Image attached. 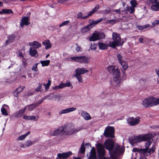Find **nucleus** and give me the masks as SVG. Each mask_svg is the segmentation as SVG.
Here are the masks:
<instances>
[{"mask_svg":"<svg viewBox=\"0 0 159 159\" xmlns=\"http://www.w3.org/2000/svg\"><path fill=\"white\" fill-rule=\"evenodd\" d=\"M103 146L111 152V155L113 157L120 154L124 151V148L120 147L118 145H116L114 146L113 140L111 139H107L105 141Z\"/></svg>","mask_w":159,"mask_h":159,"instance_id":"f257e3e1","label":"nucleus"},{"mask_svg":"<svg viewBox=\"0 0 159 159\" xmlns=\"http://www.w3.org/2000/svg\"><path fill=\"white\" fill-rule=\"evenodd\" d=\"M159 104V98L150 97L145 98L142 104L146 108L156 106Z\"/></svg>","mask_w":159,"mask_h":159,"instance_id":"f03ea898","label":"nucleus"},{"mask_svg":"<svg viewBox=\"0 0 159 159\" xmlns=\"http://www.w3.org/2000/svg\"><path fill=\"white\" fill-rule=\"evenodd\" d=\"M152 137V135L150 134H144L140 135L135 137L130 141V143L133 145L134 144L142 141H147L152 140L151 139Z\"/></svg>","mask_w":159,"mask_h":159,"instance_id":"7ed1b4c3","label":"nucleus"},{"mask_svg":"<svg viewBox=\"0 0 159 159\" xmlns=\"http://www.w3.org/2000/svg\"><path fill=\"white\" fill-rule=\"evenodd\" d=\"M63 127V128H64V134H65L67 135L74 134L83 129L82 126H80L76 129H74V126L72 125H68L67 126H64Z\"/></svg>","mask_w":159,"mask_h":159,"instance_id":"20e7f679","label":"nucleus"},{"mask_svg":"<svg viewBox=\"0 0 159 159\" xmlns=\"http://www.w3.org/2000/svg\"><path fill=\"white\" fill-rule=\"evenodd\" d=\"M112 36L113 41L109 42V46L115 48L116 46L121 45V38L120 34L116 33L113 32Z\"/></svg>","mask_w":159,"mask_h":159,"instance_id":"39448f33","label":"nucleus"},{"mask_svg":"<svg viewBox=\"0 0 159 159\" xmlns=\"http://www.w3.org/2000/svg\"><path fill=\"white\" fill-rule=\"evenodd\" d=\"M70 59L76 62L83 64H88L90 60L89 57L85 56L74 57H71Z\"/></svg>","mask_w":159,"mask_h":159,"instance_id":"423d86ee","label":"nucleus"},{"mask_svg":"<svg viewBox=\"0 0 159 159\" xmlns=\"http://www.w3.org/2000/svg\"><path fill=\"white\" fill-rule=\"evenodd\" d=\"M114 132L115 129L113 127L108 126L106 128L103 134L107 138H113Z\"/></svg>","mask_w":159,"mask_h":159,"instance_id":"0eeeda50","label":"nucleus"},{"mask_svg":"<svg viewBox=\"0 0 159 159\" xmlns=\"http://www.w3.org/2000/svg\"><path fill=\"white\" fill-rule=\"evenodd\" d=\"M105 35L103 33H93L91 36L89 38L90 41H94L97 40L102 39L105 38Z\"/></svg>","mask_w":159,"mask_h":159,"instance_id":"6e6552de","label":"nucleus"},{"mask_svg":"<svg viewBox=\"0 0 159 159\" xmlns=\"http://www.w3.org/2000/svg\"><path fill=\"white\" fill-rule=\"evenodd\" d=\"M99 7L98 5H97L95 7L93 8L92 10L88 14L87 16H83L82 12H79L77 14V18L81 19H85L89 16L92 15L95 12L98 10Z\"/></svg>","mask_w":159,"mask_h":159,"instance_id":"1a4fd4ad","label":"nucleus"},{"mask_svg":"<svg viewBox=\"0 0 159 159\" xmlns=\"http://www.w3.org/2000/svg\"><path fill=\"white\" fill-rule=\"evenodd\" d=\"M140 117L139 116L135 117H131L128 119V123L131 126H135L139 123L140 121Z\"/></svg>","mask_w":159,"mask_h":159,"instance_id":"9d476101","label":"nucleus"},{"mask_svg":"<svg viewBox=\"0 0 159 159\" xmlns=\"http://www.w3.org/2000/svg\"><path fill=\"white\" fill-rule=\"evenodd\" d=\"M107 70L109 73L112 74L113 75L120 72L118 66H109L107 67Z\"/></svg>","mask_w":159,"mask_h":159,"instance_id":"9b49d317","label":"nucleus"},{"mask_svg":"<svg viewBox=\"0 0 159 159\" xmlns=\"http://www.w3.org/2000/svg\"><path fill=\"white\" fill-rule=\"evenodd\" d=\"M113 76V82L117 85H120L122 82L120 72Z\"/></svg>","mask_w":159,"mask_h":159,"instance_id":"f8f14e48","label":"nucleus"},{"mask_svg":"<svg viewBox=\"0 0 159 159\" xmlns=\"http://www.w3.org/2000/svg\"><path fill=\"white\" fill-rule=\"evenodd\" d=\"M71 152L58 153L57 156L59 159H66L72 154Z\"/></svg>","mask_w":159,"mask_h":159,"instance_id":"ddd939ff","label":"nucleus"},{"mask_svg":"<svg viewBox=\"0 0 159 159\" xmlns=\"http://www.w3.org/2000/svg\"><path fill=\"white\" fill-rule=\"evenodd\" d=\"M64 128H63V126L58 127L57 129L54 131L53 134V135L56 136L64 134Z\"/></svg>","mask_w":159,"mask_h":159,"instance_id":"4468645a","label":"nucleus"},{"mask_svg":"<svg viewBox=\"0 0 159 159\" xmlns=\"http://www.w3.org/2000/svg\"><path fill=\"white\" fill-rule=\"evenodd\" d=\"M97 152L100 156H103L105 153V151L102 144L98 143L97 146Z\"/></svg>","mask_w":159,"mask_h":159,"instance_id":"2eb2a0df","label":"nucleus"},{"mask_svg":"<svg viewBox=\"0 0 159 159\" xmlns=\"http://www.w3.org/2000/svg\"><path fill=\"white\" fill-rule=\"evenodd\" d=\"M76 110L75 107H70L62 110L59 112V115L66 114L75 111Z\"/></svg>","mask_w":159,"mask_h":159,"instance_id":"dca6fc26","label":"nucleus"},{"mask_svg":"<svg viewBox=\"0 0 159 159\" xmlns=\"http://www.w3.org/2000/svg\"><path fill=\"white\" fill-rule=\"evenodd\" d=\"M93 27V24L90 21L89 24L82 28L81 30L82 33H85L89 31Z\"/></svg>","mask_w":159,"mask_h":159,"instance_id":"f3484780","label":"nucleus"},{"mask_svg":"<svg viewBox=\"0 0 159 159\" xmlns=\"http://www.w3.org/2000/svg\"><path fill=\"white\" fill-rule=\"evenodd\" d=\"M29 18L27 17L24 16L22 19L21 21L20 25L22 27L24 25H27L30 24L29 21Z\"/></svg>","mask_w":159,"mask_h":159,"instance_id":"a211bd4d","label":"nucleus"},{"mask_svg":"<svg viewBox=\"0 0 159 159\" xmlns=\"http://www.w3.org/2000/svg\"><path fill=\"white\" fill-rule=\"evenodd\" d=\"M152 142V139L151 140H149L145 143V148H143L141 150L142 151L144 152V154L147 155V152H148V149Z\"/></svg>","mask_w":159,"mask_h":159,"instance_id":"6ab92c4d","label":"nucleus"},{"mask_svg":"<svg viewBox=\"0 0 159 159\" xmlns=\"http://www.w3.org/2000/svg\"><path fill=\"white\" fill-rule=\"evenodd\" d=\"M89 72V70L85 69L84 68H77L75 70V73L76 74L81 75L86 73Z\"/></svg>","mask_w":159,"mask_h":159,"instance_id":"aec40b11","label":"nucleus"},{"mask_svg":"<svg viewBox=\"0 0 159 159\" xmlns=\"http://www.w3.org/2000/svg\"><path fill=\"white\" fill-rule=\"evenodd\" d=\"M81 115L86 120H89L91 119L90 114L84 111H81Z\"/></svg>","mask_w":159,"mask_h":159,"instance_id":"412c9836","label":"nucleus"},{"mask_svg":"<svg viewBox=\"0 0 159 159\" xmlns=\"http://www.w3.org/2000/svg\"><path fill=\"white\" fill-rule=\"evenodd\" d=\"M29 53L30 55L32 57H37L38 56L37 51L33 47L30 48Z\"/></svg>","mask_w":159,"mask_h":159,"instance_id":"4be33fe9","label":"nucleus"},{"mask_svg":"<svg viewBox=\"0 0 159 159\" xmlns=\"http://www.w3.org/2000/svg\"><path fill=\"white\" fill-rule=\"evenodd\" d=\"M29 45L30 46H34L35 48H38L41 46V44L37 41H34L33 42L29 43Z\"/></svg>","mask_w":159,"mask_h":159,"instance_id":"5701e85b","label":"nucleus"},{"mask_svg":"<svg viewBox=\"0 0 159 159\" xmlns=\"http://www.w3.org/2000/svg\"><path fill=\"white\" fill-rule=\"evenodd\" d=\"M42 44L45 46V48L48 49L52 47V44L49 40H46L42 42Z\"/></svg>","mask_w":159,"mask_h":159,"instance_id":"b1692460","label":"nucleus"},{"mask_svg":"<svg viewBox=\"0 0 159 159\" xmlns=\"http://www.w3.org/2000/svg\"><path fill=\"white\" fill-rule=\"evenodd\" d=\"M99 49L101 50H105L107 49L109 46V44L101 42H99L98 43Z\"/></svg>","mask_w":159,"mask_h":159,"instance_id":"393cba45","label":"nucleus"},{"mask_svg":"<svg viewBox=\"0 0 159 159\" xmlns=\"http://www.w3.org/2000/svg\"><path fill=\"white\" fill-rule=\"evenodd\" d=\"M25 86H20L17 88L16 91L13 93V95L14 96L17 97L18 93H20L22 90L25 88Z\"/></svg>","mask_w":159,"mask_h":159,"instance_id":"a878e982","label":"nucleus"},{"mask_svg":"<svg viewBox=\"0 0 159 159\" xmlns=\"http://www.w3.org/2000/svg\"><path fill=\"white\" fill-rule=\"evenodd\" d=\"M90 154L88 159H94L96 157V152L94 148H93L90 152Z\"/></svg>","mask_w":159,"mask_h":159,"instance_id":"bb28decb","label":"nucleus"},{"mask_svg":"<svg viewBox=\"0 0 159 159\" xmlns=\"http://www.w3.org/2000/svg\"><path fill=\"white\" fill-rule=\"evenodd\" d=\"M26 109V107H25L23 109L19 111L18 113L15 114V116L16 117H21L25 112Z\"/></svg>","mask_w":159,"mask_h":159,"instance_id":"cd10ccee","label":"nucleus"},{"mask_svg":"<svg viewBox=\"0 0 159 159\" xmlns=\"http://www.w3.org/2000/svg\"><path fill=\"white\" fill-rule=\"evenodd\" d=\"M35 143V142H34L31 141H27V142H26L25 144L23 145V146H22V147L24 148H25L26 147H29L30 146L34 144Z\"/></svg>","mask_w":159,"mask_h":159,"instance_id":"c85d7f7f","label":"nucleus"},{"mask_svg":"<svg viewBox=\"0 0 159 159\" xmlns=\"http://www.w3.org/2000/svg\"><path fill=\"white\" fill-rule=\"evenodd\" d=\"M38 106L37 104L33 103L28 106H27L26 108H27L29 111L33 110L34 108Z\"/></svg>","mask_w":159,"mask_h":159,"instance_id":"c756f323","label":"nucleus"},{"mask_svg":"<svg viewBox=\"0 0 159 159\" xmlns=\"http://www.w3.org/2000/svg\"><path fill=\"white\" fill-rule=\"evenodd\" d=\"M12 12V10L10 9H3L2 11H0V14H10Z\"/></svg>","mask_w":159,"mask_h":159,"instance_id":"7c9ffc66","label":"nucleus"},{"mask_svg":"<svg viewBox=\"0 0 159 159\" xmlns=\"http://www.w3.org/2000/svg\"><path fill=\"white\" fill-rule=\"evenodd\" d=\"M23 118L26 120H34L36 119V117L34 116H27L24 115L23 116Z\"/></svg>","mask_w":159,"mask_h":159,"instance_id":"2f4dec72","label":"nucleus"},{"mask_svg":"<svg viewBox=\"0 0 159 159\" xmlns=\"http://www.w3.org/2000/svg\"><path fill=\"white\" fill-rule=\"evenodd\" d=\"M40 62L42 66H47L49 65L50 61L49 60L41 61Z\"/></svg>","mask_w":159,"mask_h":159,"instance_id":"473e14b6","label":"nucleus"},{"mask_svg":"<svg viewBox=\"0 0 159 159\" xmlns=\"http://www.w3.org/2000/svg\"><path fill=\"white\" fill-rule=\"evenodd\" d=\"M30 133V131L28 132L26 134H25L22 135L19 137L17 139V140H22L24 139L25 137L27 136L28 135H29Z\"/></svg>","mask_w":159,"mask_h":159,"instance_id":"72a5a7b5","label":"nucleus"},{"mask_svg":"<svg viewBox=\"0 0 159 159\" xmlns=\"http://www.w3.org/2000/svg\"><path fill=\"white\" fill-rule=\"evenodd\" d=\"M120 63L121 65L124 70H125L127 69L128 67V65L126 62L123 61Z\"/></svg>","mask_w":159,"mask_h":159,"instance_id":"f704fd0d","label":"nucleus"},{"mask_svg":"<svg viewBox=\"0 0 159 159\" xmlns=\"http://www.w3.org/2000/svg\"><path fill=\"white\" fill-rule=\"evenodd\" d=\"M142 148H134L133 149V152H138L139 153L143 154L144 156H146V154H144V152L142 151Z\"/></svg>","mask_w":159,"mask_h":159,"instance_id":"c9c22d12","label":"nucleus"},{"mask_svg":"<svg viewBox=\"0 0 159 159\" xmlns=\"http://www.w3.org/2000/svg\"><path fill=\"white\" fill-rule=\"evenodd\" d=\"M73 76L76 77L79 82H83V80L82 78V76L81 75L75 74Z\"/></svg>","mask_w":159,"mask_h":159,"instance_id":"e433bc0d","label":"nucleus"},{"mask_svg":"<svg viewBox=\"0 0 159 159\" xmlns=\"http://www.w3.org/2000/svg\"><path fill=\"white\" fill-rule=\"evenodd\" d=\"M150 26V25L149 24L143 25H140L137 26V27L138 28L139 30H142L145 29L147 28L148 27Z\"/></svg>","mask_w":159,"mask_h":159,"instance_id":"4c0bfd02","label":"nucleus"},{"mask_svg":"<svg viewBox=\"0 0 159 159\" xmlns=\"http://www.w3.org/2000/svg\"><path fill=\"white\" fill-rule=\"evenodd\" d=\"M118 21V19H113L110 20H108L107 21V23L110 24L111 25H113L116 23Z\"/></svg>","mask_w":159,"mask_h":159,"instance_id":"58836bf2","label":"nucleus"},{"mask_svg":"<svg viewBox=\"0 0 159 159\" xmlns=\"http://www.w3.org/2000/svg\"><path fill=\"white\" fill-rule=\"evenodd\" d=\"M23 68H22V66L21 65L17 64V66L16 67L15 69V72L18 73Z\"/></svg>","mask_w":159,"mask_h":159,"instance_id":"ea45409f","label":"nucleus"},{"mask_svg":"<svg viewBox=\"0 0 159 159\" xmlns=\"http://www.w3.org/2000/svg\"><path fill=\"white\" fill-rule=\"evenodd\" d=\"M103 20V19L102 18H100L95 21H92V22H91V23L93 24V25L94 26L98 23L102 21Z\"/></svg>","mask_w":159,"mask_h":159,"instance_id":"a19ab883","label":"nucleus"},{"mask_svg":"<svg viewBox=\"0 0 159 159\" xmlns=\"http://www.w3.org/2000/svg\"><path fill=\"white\" fill-rule=\"evenodd\" d=\"M159 6L156 4L152 5L151 7V9L153 10L157 11L159 10Z\"/></svg>","mask_w":159,"mask_h":159,"instance_id":"79ce46f5","label":"nucleus"},{"mask_svg":"<svg viewBox=\"0 0 159 159\" xmlns=\"http://www.w3.org/2000/svg\"><path fill=\"white\" fill-rule=\"evenodd\" d=\"M15 38L16 37L15 35L11 34L7 38L11 43H12L14 41Z\"/></svg>","mask_w":159,"mask_h":159,"instance_id":"37998d69","label":"nucleus"},{"mask_svg":"<svg viewBox=\"0 0 159 159\" xmlns=\"http://www.w3.org/2000/svg\"><path fill=\"white\" fill-rule=\"evenodd\" d=\"M1 111L2 115L6 116L8 115V113L5 108L2 107L1 109Z\"/></svg>","mask_w":159,"mask_h":159,"instance_id":"c03bdc74","label":"nucleus"},{"mask_svg":"<svg viewBox=\"0 0 159 159\" xmlns=\"http://www.w3.org/2000/svg\"><path fill=\"white\" fill-rule=\"evenodd\" d=\"M61 84L62 85V86L63 87V88L66 87H71V88H73L72 85L70 82L67 83L66 84H63V83H61Z\"/></svg>","mask_w":159,"mask_h":159,"instance_id":"a18cd8bd","label":"nucleus"},{"mask_svg":"<svg viewBox=\"0 0 159 159\" xmlns=\"http://www.w3.org/2000/svg\"><path fill=\"white\" fill-rule=\"evenodd\" d=\"M127 10L129 11L130 13H133L135 10V9L134 7L129 6L127 7Z\"/></svg>","mask_w":159,"mask_h":159,"instance_id":"49530a36","label":"nucleus"},{"mask_svg":"<svg viewBox=\"0 0 159 159\" xmlns=\"http://www.w3.org/2000/svg\"><path fill=\"white\" fill-rule=\"evenodd\" d=\"M22 63L21 65L22 68H25V66L26 65V60L24 58H23L22 60Z\"/></svg>","mask_w":159,"mask_h":159,"instance_id":"de8ad7c7","label":"nucleus"},{"mask_svg":"<svg viewBox=\"0 0 159 159\" xmlns=\"http://www.w3.org/2000/svg\"><path fill=\"white\" fill-rule=\"evenodd\" d=\"M96 45L94 43H91L90 45V48L91 50L95 51L96 48Z\"/></svg>","mask_w":159,"mask_h":159,"instance_id":"09e8293b","label":"nucleus"},{"mask_svg":"<svg viewBox=\"0 0 159 159\" xmlns=\"http://www.w3.org/2000/svg\"><path fill=\"white\" fill-rule=\"evenodd\" d=\"M117 59H118V61H119L120 63V62H122V61H123L122 60L123 57L120 54L117 53Z\"/></svg>","mask_w":159,"mask_h":159,"instance_id":"8fccbe9b","label":"nucleus"},{"mask_svg":"<svg viewBox=\"0 0 159 159\" xmlns=\"http://www.w3.org/2000/svg\"><path fill=\"white\" fill-rule=\"evenodd\" d=\"M61 83L59 85L56 86L54 87H52V88L54 90H58L60 89H62L63 88V87L62 86Z\"/></svg>","mask_w":159,"mask_h":159,"instance_id":"3c124183","label":"nucleus"},{"mask_svg":"<svg viewBox=\"0 0 159 159\" xmlns=\"http://www.w3.org/2000/svg\"><path fill=\"white\" fill-rule=\"evenodd\" d=\"M155 150V147H152L151 148H148V152H147V154L148 153L151 154V153H153L154 152Z\"/></svg>","mask_w":159,"mask_h":159,"instance_id":"603ef678","label":"nucleus"},{"mask_svg":"<svg viewBox=\"0 0 159 159\" xmlns=\"http://www.w3.org/2000/svg\"><path fill=\"white\" fill-rule=\"evenodd\" d=\"M39 63H37L35 64L34 65L32 66V70H34L36 72H37L38 70L37 66Z\"/></svg>","mask_w":159,"mask_h":159,"instance_id":"864d4df0","label":"nucleus"},{"mask_svg":"<svg viewBox=\"0 0 159 159\" xmlns=\"http://www.w3.org/2000/svg\"><path fill=\"white\" fill-rule=\"evenodd\" d=\"M51 81L49 80L48 81V82L47 84H45V88L46 89H48L49 88L50 86L51 85Z\"/></svg>","mask_w":159,"mask_h":159,"instance_id":"5fc2aeb1","label":"nucleus"},{"mask_svg":"<svg viewBox=\"0 0 159 159\" xmlns=\"http://www.w3.org/2000/svg\"><path fill=\"white\" fill-rule=\"evenodd\" d=\"M42 90V85L40 84H39L38 87L35 89V90L37 92L40 91Z\"/></svg>","mask_w":159,"mask_h":159,"instance_id":"6e6d98bb","label":"nucleus"},{"mask_svg":"<svg viewBox=\"0 0 159 159\" xmlns=\"http://www.w3.org/2000/svg\"><path fill=\"white\" fill-rule=\"evenodd\" d=\"M69 20H67L65 21L62 22L60 25H59V27H61L64 25H66L68 24L69 23Z\"/></svg>","mask_w":159,"mask_h":159,"instance_id":"4d7b16f0","label":"nucleus"},{"mask_svg":"<svg viewBox=\"0 0 159 159\" xmlns=\"http://www.w3.org/2000/svg\"><path fill=\"white\" fill-rule=\"evenodd\" d=\"M130 2L132 7L134 8L137 5V3L135 0H133L131 1Z\"/></svg>","mask_w":159,"mask_h":159,"instance_id":"13d9d810","label":"nucleus"},{"mask_svg":"<svg viewBox=\"0 0 159 159\" xmlns=\"http://www.w3.org/2000/svg\"><path fill=\"white\" fill-rule=\"evenodd\" d=\"M111 12V11L109 8H107L106 10L103 11V13L105 14L109 13Z\"/></svg>","mask_w":159,"mask_h":159,"instance_id":"bf43d9fd","label":"nucleus"},{"mask_svg":"<svg viewBox=\"0 0 159 159\" xmlns=\"http://www.w3.org/2000/svg\"><path fill=\"white\" fill-rule=\"evenodd\" d=\"M80 152L81 153H84L85 151V148L84 147L83 143L82 145L81 148H80Z\"/></svg>","mask_w":159,"mask_h":159,"instance_id":"052dcab7","label":"nucleus"},{"mask_svg":"<svg viewBox=\"0 0 159 159\" xmlns=\"http://www.w3.org/2000/svg\"><path fill=\"white\" fill-rule=\"evenodd\" d=\"M75 45L76 47L75 48V50L77 52L80 51V50L81 48L80 46H79L78 44H76Z\"/></svg>","mask_w":159,"mask_h":159,"instance_id":"680f3d73","label":"nucleus"},{"mask_svg":"<svg viewBox=\"0 0 159 159\" xmlns=\"http://www.w3.org/2000/svg\"><path fill=\"white\" fill-rule=\"evenodd\" d=\"M12 43L7 39L6 40L5 43V45L7 46V45L9 44Z\"/></svg>","mask_w":159,"mask_h":159,"instance_id":"e2e57ef3","label":"nucleus"},{"mask_svg":"<svg viewBox=\"0 0 159 159\" xmlns=\"http://www.w3.org/2000/svg\"><path fill=\"white\" fill-rule=\"evenodd\" d=\"M157 24H159V20H155L152 23V25H155Z\"/></svg>","mask_w":159,"mask_h":159,"instance_id":"0e129e2a","label":"nucleus"},{"mask_svg":"<svg viewBox=\"0 0 159 159\" xmlns=\"http://www.w3.org/2000/svg\"><path fill=\"white\" fill-rule=\"evenodd\" d=\"M153 3V0H148L147 1V3L148 5H149L150 3Z\"/></svg>","mask_w":159,"mask_h":159,"instance_id":"69168bd1","label":"nucleus"},{"mask_svg":"<svg viewBox=\"0 0 159 159\" xmlns=\"http://www.w3.org/2000/svg\"><path fill=\"white\" fill-rule=\"evenodd\" d=\"M154 3L156 5L159 6V0H155L154 1Z\"/></svg>","mask_w":159,"mask_h":159,"instance_id":"338daca9","label":"nucleus"},{"mask_svg":"<svg viewBox=\"0 0 159 159\" xmlns=\"http://www.w3.org/2000/svg\"><path fill=\"white\" fill-rule=\"evenodd\" d=\"M18 55L19 57H22L23 59L24 58L23 55L21 52H19Z\"/></svg>","mask_w":159,"mask_h":159,"instance_id":"774afa93","label":"nucleus"}]
</instances>
